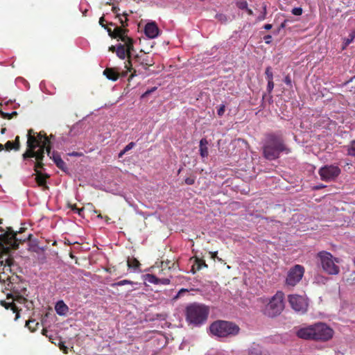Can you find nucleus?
I'll return each mask as SVG.
<instances>
[{
  "instance_id": "obj_7",
  "label": "nucleus",
  "mask_w": 355,
  "mask_h": 355,
  "mask_svg": "<svg viewBox=\"0 0 355 355\" xmlns=\"http://www.w3.org/2000/svg\"><path fill=\"white\" fill-rule=\"evenodd\" d=\"M284 297L283 292L277 291L266 305L263 309L264 315L270 318L279 315L284 308Z\"/></svg>"
},
{
  "instance_id": "obj_49",
  "label": "nucleus",
  "mask_w": 355,
  "mask_h": 355,
  "mask_svg": "<svg viewBox=\"0 0 355 355\" xmlns=\"http://www.w3.org/2000/svg\"><path fill=\"white\" fill-rule=\"evenodd\" d=\"M105 18L104 17H101L99 19V24L100 25L102 26V27H104L107 31V29L110 28V27H107L105 26V25L104 24V21H105Z\"/></svg>"
},
{
  "instance_id": "obj_56",
  "label": "nucleus",
  "mask_w": 355,
  "mask_h": 355,
  "mask_svg": "<svg viewBox=\"0 0 355 355\" xmlns=\"http://www.w3.org/2000/svg\"><path fill=\"white\" fill-rule=\"evenodd\" d=\"M109 51H112V52H116V46H111L109 47Z\"/></svg>"
},
{
  "instance_id": "obj_22",
  "label": "nucleus",
  "mask_w": 355,
  "mask_h": 355,
  "mask_svg": "<svg viewBox=\"0 0 355 355\" xmlns=\"http://www.w3.org/2000/svg\"><path fill=\"white\" fill-rule=\"evenodd\" d=\"M127 265L129 269H132L135 271H140V262L135 257H128L127 260Z\"/></svg>"
},
{
  "instance_id": "obj_52",
  "label": "nucleus",
  "mask_w": 355,
  "mask_h": 355,
  "mask_svg": "<svg viewBox=\"0 0 355 355\" xmlns=\"http://www.w3.org/2000/svg\"><path fill=\"white\" fill-rule=\"evenodd\" d=\"M186 292H188V290H187V289H185V288H182V289H180V290L179 291V292H178V295H177V296H176V297H180V296L182 295V293H186Z\"/></svg>"
},
{
  "instance_id": "obj_53",
  "label": "nucleus",
  "mask_w": 355,
  "mask_h": 355,
  "mask_svg": "<svg viewBox=\"0 0 355 355\" xmlns=\"http://www.w3.org/2000/svg\"><path fill=\"white\" fill-rule=\"evenodd\" d=\"M119 10V8L116 6H113L112 8V11L114 12V13H116L118 14V11Z\"/></svg>"
},
{
  "instance_id": "obj_39",
  "label": "nucleus",
  "mask_w": 355,
  "mask_h": 355,
  "mask_svg": "<svg viewBox=\"0 0 355 355\" xmlns=\"http://www.w3.org/2000/svg\"><path fill=\"white\" fill-rule=\"evenodd\" d=\"M291 12L294 15L299 16V15H301L302 14V9L301 8H294L292 10Z\"/></svg>"
},
{
  "instance_id": "obj_40",
  "label": "nucleus",
  "mask_w": 355,
  "mask_h": 355,
  "mask_svg": "<svg viewBox=\"0 0 355 355\" xmlns=\"http://www.w3.org/2000/svg\"><path fill=\"white\" fill-rule=\"evenodd\" d=\"M225 111V105H221L217 110V114L219 116H222L224 114Z\"/></svg>"
},
{
  "instance_id": "obj_5",
  "label": "nucleus",
  "mask_w": 355,
  "mask_h": 355,
  "mask_svg": "<svg viewBox=\"0 0 355 355\" xmlns=\"http://www.w3.org/2000/svg\"><path fill=\"white\" fill-rule=\"evenodd\" d=\"M7 231L0 234V251L8 253L10 250H15L18 248L19 242H26L31 241L33 236L32 234L28 233L27 235H23L22 238H17V234L11 227H6Z\"/></svg>"
},
{
  "instance_id": "obj_48",
  "label": "nucleus",
  "mask_w": 355,
  "mask_h": 355,
  "mask_svg": "<svg viewBox=\"0 0 355 355\" xmlns=\"http://www.w3.org/2000/svg\"><path fill=\"white\" fill-rule=\"evenodd\" d=\"M263 40L266 44H270L272 42V36L270 35H267L263 37Z\"/></svg>"
},
{
  "instance_id": "obj_11",
  "label": "nucleus",
  "mask_w": 355,
  "mask_h": 355,
  "mask_svg": "<svg viewBox=\"0 0 355 355\" xmlns=\"http://www.w3.org/2000/svg\"><path fill=\"white\" fill-rule=\"evenodd\" d=\"M304 272V267L299 264L291 268L286 278V285L295 286L302 279Z\"/></svg>"
},
{
  "instance_id": "obj_36",
  "label": "nucleus",
  "mask_w": 355,
  "mask_h": 355,
  "mask_svg": "<svg viewBox=\"0 0 355 355\" xmlns=\"http://www.w3.org/2000/svg\"><path fill=\"white\" fill-rule=\"evenodd\" d=\"M262 8H263V12L257 18V20L259 21L264 20L266 19V14H267V11H266L267 6H266V4L263 3Z\"/></svg>"
},
{
  "instance_id": "obj_26",
  "label": "nucleus",
  "mask_w": 355,
  "mask_h": 355,
  "mask_svg": "<svg viewBox=\"0 0 355 355\" xmlns=\"http://www.w3.org/2000/svg\"><path fill=\"white\" fill-rule=\"evenodd\" d=\"M39 324V322H36L35 320H28L26 322V327H28V329L32 332H34L37 330Z\"/></svg>"
},
{
  "instance_id": "obj_16",
  "label": "nucleus",
  "mask_w": 355,
  "mask_h": 355,
  "mask_svg": "<svg viewBox=\"0 0 355 355\" xmlns=\"http://www.w3.org/2000/svg\"><path fill=\"white\" fill-rule=\"evenodd\" d=\"M135 63L138 65L142 66L145 69H147L148 67L153 65L154 62L149 60V57L145 53L141 51V54H137L133 58Z\"/></svg>"
},
{
  "instance_id": "obj_20",
  "label": "nucleus",
  "mask_w": 355,
  "mask_h": 355,
  "mask_svg": "<svg viewBox=\"0 0 355 355\" xmlns=\"http://www.w3.org/2000/svg\"><path fill=\"white\" fill-rule=\"evenodd\" d=\"M194 259V262L191 269V272L193 274H195L197 271L200 270L203 268H207V265L204 259H200L197 257H195Z\"/></svg>"
},
{
  "instance_id": "obj_60",
  "label": "nucleus",
  "mask_w": 355,
  "mask_h": 355,
  "mask_svg": "<svg viewBox=\"0 0 355 355\" xmlns=\"http://www.w3.org/2000/svg\"><path fill=\"white\" fill-rule=\"evenodd\" d=\"M160 277H167L168 274L167 272H162L160 273V275H158Z\"/></svg>"
},
{
  "instance_id": "obj_44",
  "label": "nucleus",
  "mask_w": 355,
  "mask_h": 355,
  "mask_svg": "<svg viewBox=\"0 0 355 355\" xmlns=\"http://www.w3.org/2000/svg\"><path fill=\"white\" fill-rule=\"evenodd\" d=\"M185 184L187 185H192L195 183V178H187L184 180Z\"/></svg>"
},
{
  "instance_id": "obj_6",
  "label": "nucleus",
  "mask_w": 355,
  "mask_h": 355,
  "mask_svg": "<svg viewBox=\"0 0 355 355\" xmlns=\"http://www.w3.org/2000/svg\"><path fill=\"white\" fill-rule=\"evenodd\" d=\"M211 334L218 338H228L236 336L240 331L239 327L232 322L216 320L209 327Z\"/></svg>"
},
{
  "instance_id": "obj_21",
  "label": "nucleus",
  "mask_w": 355,
  "mask_h": 355,
  "mask_svg": "<svg viewBox=\"0 0 355 355\" xmlns=\"http://www.w3.org/2000/svg\"><path fill=\"white\" fill-rule=\"evenodd\" d=\"M207 145L208 141L206 138H202L200 139L199 144V151L202 158H206L209 155Z\"/></svg>"
},
{
  "instance_id": "obj_64",
  "label": "nucleus",
  "mask_w": 355,
  "mask_h": 355,
  "mask_svg": "<svg viewBox=\"0 0 355 355\" xmlns=\"http://www.w3.org/2000/svg\"><path fill=\"white\" fill-rule=\"evenodd\" d=\"M5 131H6V128H2L1 130V134H4Z\"/></svg>"
},
{
  "instance_id": "obj_33",
  "label": "nucleus",
  "mask_w": 355,
  "mask_h": 355,
  "mask_svg": "<svg viewBox=\"0 0 355 355\" xmlns=\"http://www.w3.org/2000/svg\"><path fill=\"white\" fill-rule=\"evenodd\" d=\"M236 5L241 10H245L248 8V3L245 0L237 1Z\"/></svg>"
},
{
  "instance_id": "obj_29",
  "label": "nucleus",
  "mask_w": 355,
  "mask_h": 355,
  "mask_svg": "<svg viewBox=\"0 0 355 355\" xmlns=\"http://www.w3.org/2000/svg\"><path fill=\"white\" fill-rule=\"evenodd\" d=\"M17 112L16 111H14L11 113H7V112H3L1 109H0V115L3 118V119H12L14 116H16L17 115Z\"/></svg>"
},
{
  "instance_id": "obj_37",
  "label": "nucleus",
  "mask_w": 355,
  "mask_h": 355,
  "mask_svg": "<svg viewBox=\"0 0 355 355\" xmlns=\"http://www.w3.org/2000/svg\"><path fill=\"white\" fill-rule=\"evenodd\" d=\"M57 167L62 171H65L67 169L66 163L62 159H58V162L55 163Z\"/></svg>"
},
{
  "instance_id": "obj_27",
  "label": "nucleus",
  "mask_w": 355,
  "mask_h": 355,
  "mask_svg": "<svg viewBox=\"0 0 355 355\" xmlns=\"http://www.w3.org/2000/svg\"><path fill=\"white\" fill-rule=\"evenodd\" d=\"M144 280L148 283L158 284V277L153 274H146L144 275Z\"/></svg>"
},
{
  "instance_id": "obj_51",
  "label": "nucleus",
  "mask_w": 355,
  "mask_h": 355,
  "mask_svg": "<svg viewBox=\"0 0 355 355\" xmlns=\"http://www.w3.org/2000/svg\"><path fill=\"white\" fill-rule=\"evenodd\" d=\"M47 332H48V331H47L46 329H42V334H43L44 336H46V337H49V340H50L51 343H53L54 342L53 341L52 336H49L47 335Z\"/></svg>"
},
{
  "instance_id": "obj_42",
  "label": "nucleus",
  "mask_w": 355,
  "mask_h": 355,
  "mask_svg": "<svg viewBox=\"0 0 355 355\" xmlns=\"http://www.w3.org/2000/svg\"><path fill=\"white\" fill-rule=\"evenodd\" d=\"M274 88V83L273 80H268V85H267V91L268 93H270Z\"/></svg>"
},
{
  "instance_id": "obj_30",
  "label": "nucleus",
  "mask_w": 355,
  "mask_h": 355,
  "mask_svg": "<svg viewBox=\"0 0 355 355\" xmlns=\"http://www.w3.org/2000/svg\"><path fill=\"white\" fill-rule=\"evenodd\" d=\"M123 16L125 17L124 19L121 17L120 14L116 15V17L119 18V20L120 23L121 24V28H125V27L128 26V14L125 12H123Z\"/></svg>"
},
{
  "instance_id": "obj_58",
  "label": "nucleus",
  "mask_w": 355,
  "mask_h": 355,
  "mask_svg": "<svg viewBox=\"0 0 355 355\" xmlns=\"http://www.w3.org/2000/svg\"><path fill=\"white\" fill-rule=\"evenodd\" d=\"M126 153V152L123 150H121L119 153V157H122L123 155H125Z\"/></svg>"
},
{
  "instance_id": "obj_25",
  "label": "nucleus",
  "mask_w": 355,
  "mask_h": 355,
  "mask_svg": "<svg viewBox=\"0 0 355 355\" xmlns=\"http://www.w3.org/2000/svg\"><path fill=\"white\" fill-rule=\"evenodd\" d=\"M171 261H162L160 265V269L159 270L158 275H160L162 272H167V274H171Z\"/></svg>"
},
{
  "instance_id": "obj_23",
  "label": "nucleus",
  "mask_w": 355,
  "mask_h": 355,
  "mask_svg": "<svg viewBox=\"0 0 355 355\" xmlns=\"http://www.w3.org/2000/svg\"><path fill=\"white\" fill-rule=\"evenodd\" d=\"M55 309L56 313L60 315H64L69 311V307L62 300L56 303Z\"/></svg>"
},
{
  "instance_id": "obj_50",
  "label": "nucleus",
  "mask_w": 355,
  "mask_h": 355,
  "mask_svg": "<svg viewBox=\"0 0 355 355\" xmlns=\"http://www.w3.org/2000/svg\"><path fill=\"white\" fill-rule=\"evenodd\" d=\"M157 89V87H154L153 88H151L150 89H148L144 94H143V96H146L148 95H149L150 94H151L152 92H155V90Z\"/></svg>"
},
{
  "instance_id": "obj_59",
  "label": "nucleus",
  "mask_w": 355,
  "mask_h": 355,
  "mask_svg": "<svg viewBox=\"0 0 355 355\" xmlns=\"http://www.w3.org/2000/svg\"><path fill=\"white\" fill-rule=\"evenodd\" d=\"M324 187H325V186H324V185H323V184H320V185L316 186V187H315V189H323V188H324Z\"/></svg>"
},
{
  "instance_id": "obj_4",
  "label": "nucleus",
  "mask_w": 355,
  "mask_h": 355,
  "mask_svg": "<svg viewBox=\"0 0 355 355\" xmlns=\"http://www.w3.org/2000/svg\"><path fill=\"white\" fill-rule=\"evenodd\" d=\"M209 313L208 306L198 303H193L186 308V320L194 326H199L206 322Z\"/></svg>"
},
{
  "instance_id": "obj_1",
  "label": "nucleus",
  "mask_w": 355,
  "mask_h": 355,
  "mask_svg": "<svg viewBox=\"0 0 355 355\" xmlns=\"http://www.w3.org/2000/svg\"><path fill=\"white\" fill-rule=\"evenodd\" d=\"M291 153V148L285 144L282 135L275 133L266 135L262 146V154L265 159L272 161L278 159L281 153L288 155Z\"/></svg>"
},
{
  "instance_id": "obj_13",
  "label": "nucleus",
  "mask_w": 355,
  "mask_h": 355,
  "mask_svg": "<svg viewBox=\"0 0 355 355\" xmlns=\"http://www.w3.org/2000/svg\"><path fill=\"white\" fill-rule=\"evenodd\" d=\"M340 173V168L335 165H326L318 171L321 180L325 182L334 180Z\"/></svg>"
},
{
  "instance_id": "obj_45",
  "label": "nucleus",
  "mask_w": 355,
  "mask_h": 355,
  "mask_svg": "<svg viewBox=\"0 0 355 355\" xmlns=\"http://www.w3.org/2000/svg\"><path fill=\"white\" fill-rule=\"evenodd\" d=\"M13 142L15 144V150H19V148H20L19 137L17 136Z\"/></svg>"
},
{
  "instance_id": "obj_19",
  "label": "nucleus",
  "mask_w": 355,
  "mask_h": 355,
  "mask_svg": "<svg viewBox=\"0 0 355 355\" xmlns=\"http://www.w3.org/2000/svg\"><path fill=\"white\" fill-rule=\"evenodd\" d=\"M297 336L302 339L305 340H313V325H310L307 327L300 329L296 332Z\"/></svg>"
},
{
  "instance_id": "obj_54",
  "label": "nucleus",
  "mask_w": 355,
  "mask_h": 355,
  "mask_svg": "<svg viewBox=\"0 0 355 355\" xmlns=\"http://www.w3.org/2000/svg\"><path fill=\"white\" fill-rule=\"evenodd\" d=\"M272 27V24H265L263 28L266 29V30H270L271 29Z\"/></svg>"
},
{
  "instance_id": "obj_62",
  "label": "nucleus",
  "mask_w": 355,
  "mask_h": 355,
  "mask_svg": "<svg viewBox=\"0 0 355 355\" xmlns=\"http://www.w3.org/2000/svg\"><path fill=\"white\" fill-rule=\"evenodd\" d=\"M135 73H136V71L134 70L133 72L131 73L130 78H132L133 76H135L136 75Z\"/></svg>"
},
{
  "instance_id": "obj_55",
  "label": "nucleus",
  "mask_w": 355,
  "mask_h": 355,
  "mask_svg": "<svg viewBox=\"0 0 355 355\" xmlns=\"http://www.w3.org/2000/svg\"><path fill=\"white\" fill-rule=\"evenodd\" d=\"M209 254H211V258L214 259L216 257L218 252H210Z\"/></svg>"
},
{
  "instance_id": "obj_38",
  "label": "nucleus",
  "mask_w": 355,
  "mask_h": 355,
  "mask_svg": "<svg viewBox=\"0 0 355 355\" xmlns=\"http://www.w3.org/2000/svg\"><path fill=\"white\" fill-rule=\"evenodd\" d=\"M58 346H59L60 349L63 352V353H64V354L68 353V347L67 346H65L64 342H62L60 340Z\"/></svg>"
},
{
  "instance_id": "obj_12",
  "label": "nucleus",
  "mask_w": 355,
  "mask_h": 355,
  "mask_svg": "<svg viewBox=\"0 0 355 355\" xmlns=\"http://www.w3.org/2000/svg\"><path fill=\"white\" fill-rule=\"evenodd\" d=\"M36 136L39 140L40 144H45V147L44 148V153H46L47 155L53 159L54 163L58 162V159H62L60 155L55 151H51V142L49 139L46 137V134L44 131H41L39 133H36Z\"/></svg>"
},
{
  "instance_id": "obj_15",
  "label": "nucleus",
  "mask_w": 355,
  "mask_h": 355,
  "mask_svg": "<svg viewBox=\"0 0 355 355\" xmlns=\"http://www.w3.org/2000/svg\"><path fill=\"white\" fill-rule=\"evenodd\" d=\"M288 302L291 307L297 312L305 313L307 310L308 302L306 298L300 295H289Z\"/></svg>"
},
{
  "instance_id": "obj_9",
  "label": "nucleus",
  "mask_w": 355,
  "mask_h": 355,
  "mask_svg": "<svg viewBox=\"0 0 355 355\" xmlns=\"http://www.w3.org/2000/svg\"><path fill=\"white\" fill-rule=\"evenodd\" d=\"M318 257L320 260L321 266L324 272L329 275H338L340 272L339 267L335 262H338L337 259L334 258L332 254L326 251L320 252Z\"/></svg>"
},
{
  "instance_id": "obj_31",
  "label": "nucleus",
  "mask_w": 355,
  "mask_h": 355,
  "mask_svg": "<svg viewBox=\"0 0 355 355\" xmlns=\"http://www.w3.org/2000/svg\"><path fill=\"white\" fill-rule=\"evenodd\" d=\"M265 74L266 76L267 80H273V73L272 71V67H267L265 71Z\"/></svg>"
},
{
  "instance_id": "obj_2",
  "label": "nucleus",
  "mask_w": 355,
  "mask_h": 355,
  "mask_svg": "<svg viewBox=\"0 0 355 355\" xmlns=\"http://www.w3.org/2000/svg\"><path fill=\"white\" fill-rule=\"evenodd\" d=\"M36 132L33 129L28 131L27 135V148L26 151L22 155L24 160H28L31 158H35L34 171L37 173H41L40 169H43L44 164L43 160L44 158V148H46L45 144H41L35 135Z\"/></svg>"
},
{
  "instance_id": "obj_46",
  "label": "nucleus",
  "mask_w": 355,
  "mask_h": 355,
  "mask_svg": "<svg viewBox=\"0 0 355 355\" xmlns=\"http://www.w3.org/2000/svg\"><path fill=\"white\" fill-rule=\"evenodd\" d=\"M132 284L131 281L128 280V279H124V280H122V281H120V282L116 283V285H117V286H123V285H125V284Z\"/></svg>"
},
{
  "instance_id": "obj_34",
  "label": "nucleus",
  "mask_w": 355,
  "mask_h": 355,
  "mask_svg": "<svg viewBox=\"0 0 355 355\" xmlns=\"http://www.w3.org/2000/svg\"><path fill=\"white\" fill-rule=\"evenodd\" d=\"M348 155L355 156V141H352L347 149Z\"/></svg>"
},
{
  "instance_id": "obj_18",
  "label": "nucleus",
  "mask_w": 355,
  "mask_h": 355,
  "mask_svg": "<svg viewBox=\"0 0 355 355\" xmlns=\"http://www.w3.org/2000/svg\"><path fill=\"white\" fill-rule=\"evenodd\" d=\"M248 355H271L267 349L255 343L248 348Z\"/></svg>"
},
{
  "instance_id": "obj_57",
  "label": "nucleus",
  "mask_w": 355,
  "mask_h": 355,
  "mask_svg": "<svg viewBox=\"0 0 355 355\" xmlns=\"http://www.w3.org/2000/svg\"><path fill=\"white\" fill-rule=\"evenodd\" d=\"M247 13L249 15H253V11L249 8L248 7L247 8V9H245Z\"/></svg>"
},
{
  "instance_id": "obj_17",
  "label": "nucleus",
  "mask_w": 355,
  "mask_h": 355,
  "mask_svg": "<svg viewBox=\"0 0 355 355\" xmlns=\"http://www.w3.org/2000/svg\"><path fill=\"white\" fill-rule=\"evenodd\" d=\"M144 33L148 38L153 39L158 36L159 29L155 22H150L145 26Z\"/></svg>"
},
{
  "instance_id": "obj_41",
  "label": "nucleus",
  "mask_w": 355,
  "mask_h": 355,
  "mask_svg": "<svg viewBox=\"0 0 355 355\" xmlns=\"http://www.w3.org/2000/svg\"><path fill=\"white\" fill-rule=\"evenodd\" d=\"M354 38V33H352L349 35L348 38L345 40V46L349 45L353 41Z\"/></svg>"
},
{
  "instance_id": "obj_61",
  "label": "nucleus",
  "mask_w": 355,
  "mask_h": 355,
  "mask_svg": "<svg viewBox=\"0 0 355 355\" xmlns=\"http://www.w3.org/2000/svg\"><path fill=\"white\" fill-rule=\"evenodd\" d=\"M26 230V228H24V227H20L19 228V233L21 234V233H23Z\"/></svg>"
},
{
  "instance_id": "obj_63",
  "label": "nucleus",
  "mask_w": 355,
  "mask_h": 355,
  "mask_svg": "<svg viewBox=\"0 0 355 355\" xmlns=\"http://www.w3.org/2000/svg\"><path fill=\"white\" fill-rule=\"evenodd\" d=\"M4 149V146L3 144H0V152Z\"/></svg>"
},
{
  "instance_id": "obj_32",
  "label": "nucleus",
  "mask_w": 355,
  "mask_h": 355,
  "mask_svg": "<svg viewBox=\"0 0 355 355\" xmlns=\"http://www.w3.org/2000/svg\"><path fill=\"white\" fill-rule=\"evenodd\" d=\"M14 260L11 257H8L5 260L4 269L6 268V270L11 271L10 267L13 264Z\"/></svg>"
},
{
  "instance_id": "obj_14",
  "label": "nucleus",
  "mask_w": 355,
  "mask_h": 355,
  "mask_svg": "<svg viewBox=\"0 0 355 355\" xmlns=\"http://www.w3.org/2000/svg\"><path fill=\"white\" fill-rule=\"evenodd\" d=\"M132 64L131 61L125 62V67L127 69L126 71L120 72L117 68L107 67L103 71V75L110 80L116 81L119 77H125L128 72H131L132 70Z\"/></svg>"
},
{
  "instance_id": "obj_10",
  "label": "nucleus",
  "mask_w": 355,
  "mask_h": 355,
  "mask_svg": "<svg viewBox=\"0 0 355 355\" xmlns=\"http://www.w3.org/2000/svg\"><path fill=\"white\" fill-rule=\"evenodd\" d=\"M313 340L326 341L333 336L334 331L326 324L318 322L313 324Z\"/></svg>"
},
{
  "instance_id": "obj_47",
  "label": "nucleus",
  "mask_w": 355,
  "mask_h": 355,
  "mask_svg": "<svg viewBox=\"0 0 355 355\" xmlns=\"http://www.w3.org/2000/svg\"><path fill=\"white\" fill-rule=\"evenodd\" d=\"M135 146V142H130L124 148L123 150L127 153L128 150H131L134 146Z\"/></svg>"
},
{
  "instance_id": "obj_43",
  "label": "nucleus",
  "mask_w": 355,
  "mask_h": 355,
  "mask_svg": "<svg viewBox=\"0 0 355 355\" xmlns=\"http://www.w3.org/2000/svg\"><path fill=\"white\" fill-rule=\"evenodd\" d=\"M284 83L289 86L290 87H292V80L289 75H287L284 80Z\"/></svg>"
},
{
  "instance_id": "obj_28",
  "label": "nucleus",
  "mask_w": 355,
  "mask_h": 355,
  "mask_svg": "<svg viewBox=\"0 0 355 355\" xmlns=\"http://www.w3.org/2000/svg\"><path fill=\"white\" fill-rule=\"evenodd\" d=\"M171 274H168L167 277H158V284L168 285L171 283Z\"/></svg>"
},
{
  "instance_id": "obj_35",
  "label": "nucleus",
  "mask_w": 355,
  "mask_h": 355,
  "mask_svg": "<svg viewBox=\"0 0 355 355\" xmlns=\"http://www.w3.org/2000/svg\"><path fill=\"white\" fill-rule=\"evenodd\" d=\"M4 146V149L7 151H10L12 150H15V144L13 141H8L5 145H3Z\"/></svg>"
},
{
  "instance_id": "obj_3",
  "label": "nucleus",
  "mask_w": 355,
  "mask_h": 355,
  "mask_svg": "<svg viewBox=\"0 0 355 355\" xmlns=\"http://www.w3.org/2000/svg\"><path fill=\"white\" fill-rule=\"evenodd\" d=\"M110 26H114V28L107 29L109 35L112 38H117L123 42L116 46V55L121 60H124L125 57L128 58V61H131V55L134 51V40L127 35L128 30L122 28L119 26H115L112 22L109 23Z\"/></svg>"
},
{
  "instance_id": "obj_24",
  "label": "nucleus",
  "mask_w": 355,
  "mask_h": 355,
  "mask_svg": "<svg viewBox=\"0 0 355 355\" xmlns=\"http://www.w3.org/2000/svg\"><path fill=\"white\" fill-rule=\"evenodd\" d=\"M49 178V175L47 174H43L42 173H36L35 180L37 184L40 187H44V189H48L46 186V179Z\"/></svg>"
},
{
  "instance_id": "obj_8",
  "label": "nucleus",
  "mask_w": 355,
  "mask_h": 355,
  "mask_svg": "<svg viewBox=\"0 0 355 355\" xmlns=\"http://www.w3.org/2000/svg\"><path fill=\"white\" fill-rule=\"evenodd\" d=\"M10 289L12 290L14 294L8 293L7 295V300H11V301L7 302L6 300H1L0 304L6 309H10L13 313H15V320H17L20 317V309L16 306L15 302L19 304H24L27 302V300L21 295H19V293L16 291L15 288L12 287V286L10 287Z\"/></svg>"
}]
</instances>
